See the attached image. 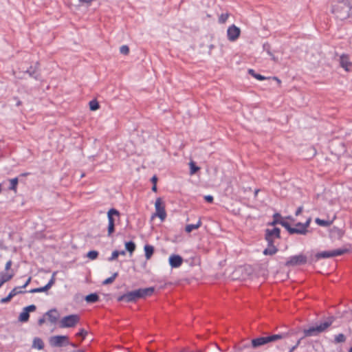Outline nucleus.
I'll use <instances>...</instances> for the list:
<instances>
[{
  "instance_id": "6e6552de",
  "label": "nucleus",
  "mask_w": 352,
  "mask_h": 352,
  "mask_svg": "<svg viewBox=\"0 0 352 352\" xmlns=\"http://www.w3.org/2000/svg\"><path fill=\"white\" fill-rule=\"evenodd\" d=\"M311 222V219L309 218L305 223H298L296 224L295 227L292 230V234H306L308 232L307 228Z\"/></svg>"
},
{
  "instance_id": "c85d7f7f",
  "label": "nucleus",
  "mask_w": 352,
  "mask_h": 352,
  "mask_svg": "<svg viewBox=\"0 0 352 352\" xmlns=\"http://www.w3.org/2000/svg\"><path fill=\"white\" fill-rule=\"evenodd\" d=\"M22 289H23V288L22 287V286H21V287H14V289H13L10 292V294L12 297H14V296H15L16 295H17V294H19L22 293V292H23Z\"/></svg>"
},
{
  "instance_id": "c756f323",
  "label": "nucleus",
  "mask_w": 352,
  "mask_h": 352,
  "mask_svg": "<svg viewBox=\"0 0 352 352\" xmlns=\"http://www.w3.org/2000/svg\"><path fill=\"white\" fill-rule=\"evenodd\" d=\"M346 340V337L344 334L340 333L335 336V342L341 343L344 342Z\"/></svg>"
},
{
  "instance_id": "a19ab883",
  "label": "nucleus",
  "mask_w": 352,
  "mask_h": 352,
  "mask_svg": "<svg viewBox=\"0 0 352 352\" xmlns=\"http://www.w3.org/2000/svg\"><path fill=\"white\" fill-rule=\"evenodd\" d=\"M120 52L122 54H127L129 52V49L126 45H122L120 48Z\"/></svg>"
},
{
  "instance_id": "a18cd8bd",
  "label": "nucleus",
  "mask_w": 352,
  "mask_h": 352,
  "mask_svg": "<svg viewBox=\"0 0 352 352\" xmlns=\"http://www.w3.org/2000/svg\"><path fill=\"white\" fill-rule=\"evenodd\" d=\"M118 301H126V302H127L126 294H124L122 296H120V297H118Z\"/></svg>"
},
{
  "instance_id": "393cba45",
  "label": "nucleus",
  "mask_w": 352,
  "mask_h": 352,
  "mask_svg": "<svg viewBox=\"0 0 352 352\" xmlns=\"http://www.w3.org/2000/svg\"><path fill=\"white\" fill-rule=\"evenodd\" d=\"M125 249L131 255L135 249V245L132 241L126 242L125 243Z\"/></svg>"
},
{
  "instance_id": "13d9d810",
  "label": "nucleus",
  "mask_w": 352,
  "mask_h": 352,
  "mask_svg": "<svg viewBox=\"0 0 352 352\" xmlns=\"http://www.w3.org/2000/svg\"><path fill=\"white\" fill-rule=\"evenodd\" d=\"M152 190L154 191V192H156L157 191V186H156V184H153V187H152Z\"/></svg>"
},
{
  "instance_id": "a211bd4d",
  "label": "nucleus",
  "mask_w": 352,
  "mask_h": 352,
  "mask_svg": "<svg viewBox=\"0 0 352 352\" xmlns=\"http://www.w3.org/2000/svg\"><path fill=\"white\" fill-rule=\"evenodd\" d=\"M14 276L13 273L1 272L0 273V287L5 283L10 280Z\"/></svg>"
},
{
  "instance_id": "680f3d73",
  "label": "nucleus",
  "mask_w": 352,
  "mask_h": 352,
  "mask_svg": "<svg viewBox=\"0 0 352 352\" xmlns=\"http://www.w3.org/2000/svg\"><path fill=\"white\" fill-rule=\"evenodd\" d=\"M71 345H72L73 347H76V346H76V344H71Z\"/></svg>"
},
{
  "instance_id": "0e129e2a",
  "label": "nucleus",
  "mask_w": 352,
  "mask_h": 352,
  "mask_svg": "<svg viewBox=\"0 0 352 352\" xmlns=\"http://www.w3.org/2000/svg\"><path fill=\"white\" fill-rule=\"evenodd\" d=\"M349 352H352V347L349 349Z\"/></svg>"
},
{
  "instance_id": "4468645a",
  "label": "nucleus",
  "mask_w": 352,
  "mask_h": 352,
  "mask_svg": "<svg viewBox=\"0 0 352 352\" xmlns=\"http://www.w3.org/2000/svg\"><path fill=\"white\" fill-rule=\"evenodd\" d=\"M138 293L139 298H146L147 296H150L154 292V287H147L143 289H137Z\"/></svg>"
},
{
  "instance_id": "603ef678",
  "label": "nucleus",
  "mask_w": 352,
  "mask_h": 352,
  "mask_svg": "<svg viewBox=\"0 0 352 352\" xmlns=\"http://www.w3.org/2000/svg\"><path fill=\"white\" fill-rule=\"evenodd\" d=\"M151 181L153 183V184H156L157 183V178L156 176H153L151 179Z\"/></svg>"
},
{
  "instance_id": "864d4df0",
  "label": "nucleus",
  "mask_w": 352,
  "mask_h": 352,
  "mask_svg": "<svg viewBox=\"0 0 352 352\" xmlns=\"http://www.w3.org/2000/svg\"><path fill=\"white\" fill-rule=\"evenodd\" d=\"M38 322L39 325L43 324L45 322V318H40L38 320Z\"/></svg>"
},
{
  "instance_id": "69168bd1",
  "label": "nucleus",
  "mask_w": 352,
  "mask_h": 352,
  "mask_svg": "<svg viewBox=\"0 0 352 352\" xmlns=\"http://www.w3.org/2000/svg\"><path fill=\"white\" fill-rule=\"evenodd\" d=\"M1 192V184H0V192Z\"/></svg>"
},
{
  "instance_id": "7c9ffc66",
  "label": "nucleus",
  "mask_w": 352,
  "mask_h": 352,
  "mask_svg": "<svg viewBox=\"0 0 352 352\" xmlns=\"http://www.w3.org/2000/svg\"><path fill=\"white\" fill-rule=\"evenodd\" d=\"M10 186L9 188L10 190L15 191L16 189V186L18 184V179L17 178L12 179H10Z\"/></svg>"
},
{
  "instance_id": "1a4fd4ad",
  "label": "nucleus",
  "mask_w": 352,
  "mask_h": 352,
  "mask_svg": "<svg viewBox=\"0 0 352 352\" xmlns=\"http://www.w3.org/2000/svg\"><path fill=\"white\" fill-rule=\"evenodd\" d=\"M280 237V229L273 228L272 229L267 228L265 232V239L267 243H274V240Z\"/></svg>"
},
{
  "instance_id": "0eeeda50",
  "label": "nucleus",
  "mask_w": 352,
  "mask_h": 352,
  "mask_svg": "<svg viewBox=\"0 0 352 352\" xmlns=\"http://www.w3.org/2000/svg\"><path fill=\"white\" fill-rule=\"evenodd\" d=\"M155 214L161 221H164L166 217L165 206L161 198H157L155 203Z\"/></svg>"
},
{
  "instance_id": "473e14b6",
  "label": "nucleus",
  "mask_w": 352,
  "mask_h": 352,
  "mask_svg": "<svg viewBox=\"0 0 352 352\" xmlns=\"http://www.w3.org/2000/svg\"><path fill=\"white\" fill-rule=\"evenodd\" d=\"M118 276V273L117 272H115L112 276L105 279L104 281H103V284L104 285H108V284H110L114 280L115 278Z\"/></svg>"
},
{
  "instance_id": "bb28decb",
  "label": "nucleus",
  "mask_w": 352,
  "mask_h": 352,
  "mask_svg": "<svg viewBox=\"0 0 352 352\" xmlns=\"http://www.w3.org/2000/svg\"><path fill=\"white\" fill-rule=\"evenodd\" d=\"M276 222H278L279 224L283 226L284 228L287 229V230L292 234V230H293V227H291L289 224L285 220H276Z\"/></svg>"
},
{
  "instance_id": "7ed1b4c3",
  "label": "nucleus",
  "mask_w": 352,
  "mask_h": 352,
  "mask_svg": "<svg viewBox=\"0 0 352 352\" xmlns=\"http://www.w3.org/2000/svg\"><path fill=\"white\" fill-rule=\"evenodd\" d=\"M80 321V317L77 314H72L65 316L59 321V327L60 328H72L74 327Z\"/></svg>"
},
{
  "instance_id": "58836bf2",
  "label": "nucleus",
  "mask_w": 352,
  "mask_h": 352,
  "mask_svg": "<svg viewBox=\"0 0 352 352\" xmlns=\"http://www.w3.org/2000/svg\"><path fill=\"white\" fill-rule=\"evenodd\" d=\"M249 72L250 74H251L255 78L259 80H263L264 79H265V78L260 74H254V71L252 69H250L249 70Z\"/></svg>"
},
{
  "instance_id": "6ab92c4d",
  "label": "nucleus",
  "mask_w": 352,
  "mask_h": 352,
  "mask_svg": "<svg viewBox=\"0 0 352 352\" xmlns=\"http://www.w3.org/2000/svg\"><path fill=\"white\" fill-rule=\"evenodd\" d=\"M32 347L37 350H42L44 348L43 341L38 337L33 339Z\"/></svg>"
},
{
  "instance_id": "4d7b16f0",
  "label": "nucleus",
  "mask_w": 352,
  "mask_h": 352,
  "mask_svg": "<svg viewBox=\"0 0 352 352\" xmlns=\"http://www.w3.org/2000/svg\"><path fill=\"white\" fill-rule=\"evenodd\" d=\"M118 253H119V256H120V255H122V256H124V255H125V254H126V252H125V251H124V250L118 251Z\"/></svg>"
},
{
  "instance_id": "09e8293b",
  "label": "nucleus",
  "mask_w": 352,
  "mask_h": 352,
  "mask_svg": "<svg viewBox=\"0 0 352 352\" xmlns=\"http://www.w3.org/2000/svg\"><path fill=\"white\" fill-rule=\"evenodd\" d=\"M30 281H31V277H29V278H28V280H25V284L22 286V287H23V288H25V287L29 285V283H30Z\"/></svg>"
},
{
  "instance_id": "c03bdc74",
  "label": "nucleus",
  "mask_w": 352,
  "mask_h": 352,
  "mask_svg": "<svg viewBox=\"0 0 352 352\" xmlns=\"http://www.w3.org/2000/svg\"><path fill=\"white\" fill-rule=\"evenodd\" d=\"M54 283H55V278L52 277L51 279L50 280V281L48 282V283L45 286L49 289L52 287V286L54 284Z\"/></svg>"
},
{
  "instance_id": "de8ad7c7",
  "label": "nucleus",
  "mask_w": 352,
  "mask_h": 352,
  "mask_svg": "<svg viewBox=\"0 0 352 352\" xmlns=\"http://www.w3.org/2000/svg\"><path fill=\"white\" fill-rule=\"evenodd\" d=\"M205 199L208 202H212L213 200V197L211 195H206V196H205Z\"/></svg>"
},
{
  "instance_id": "2f4dec72",
  "label": "nucleus",
  "mask_w": 352,
  "mask_h": 352,
  "mask_svg": "<svg viewBox=\"0 0 352 352\" xmlns=\"http://www.w3.org/2000/svg\"><path fill=\"white\" fill-rule=\"evenodd\" d=\"M316 223L320 226H324V227L329 226L331 224V223L329 221H324V220L320 219L319 218H317L316 219Z\"/></svg>"
},
{
  "instance_id": "052dcab7",
  "label": "nucleus",
  "mask_w": 352,
  "mask_h": 352,
  "mask_svg": "<svg viewBox=\"0 0 352 352\" xmlns=\"http://www.w3.org/2000/svg\"><path fill=\"white\" fill-rule=\"evenodd\" d=\"M56 274V272H54L52 274V277L55 278Z\"/></svg>"
},
{
  "instance_id": "39448f33",
  "label": "nucleus",
  "mask_w": 352,
  "mask_h": 352,
  "mask_svg": "<svg viewBox=\"0 0 352 352\" xmlns=\"http://www.w3.org/2000/svg\"><path fill=\"white\" fill-rule=\"evenodd\" d=\"M49 344L52 347H60L69 344V338L67 336H54L49 338Z\"/></svg>"
},
{
  "instance_id": "ea45409f",
  "label": "nucleus",
  "mask_w": 352,
  "mask_h": 352,
  "mask_svg": "<svg viewBox=\"0 0 352 352\" xmlns=\"http://www.w3.org/2000/svg\"><path fill=\"white\" fill-rule=\"evenodd\" d=\"M118 256H119L118 251V250H115V251H113V252H112L111 256V257H109V258H108V261H114V260L117 259V258L118 257Z\"/></svg>"
},
{
  "instance_id": "79ce46f5",
  "label": "nucleus",
  "mask_w": 352,
  "mask_h": 352,
  "mask_svg": "<svg viewBox=\"0 0 352 352\" xmlns=\"http://www.w3.org/2000/svg\"><path fill=\"white\" fill-rule=\"evenodd\" d=\"M13 297L9 294L8 295V296H6V298H1L0 300V302L1 303H6V302H8L9 301H10V300Z\"/></svg>"
},
{
  "instance_id": "dca6fc26",
  "label": "nucleus",
  "mask_w": 352,
  "mask_h": 352,
  "mask_svg": "<svg viewBox=\"0 0 352 352\" xmlns=\"http://www.w3.org/2000/svg\"><path fill=\"white\" fill-rule=\"evenodd\" d=\"M340 65L346 71H349L351 67V63L349 61V57L346 55H342L340 58Z\"/></svg>"
},
{
  "instance_id": "f3484780",
  "label": "nucleus",
  "mask_w": 352,
  "mask_h": 352,
  "mask_svg": "<svg viewBox=\"0 0 352 352\" xmlns=\"http://www.w3.org/2000/svg\"><path fill=\"white\" fill-rule=\"evenodd\" d=\"M49 320L52 323H56L59 318V314L56 309H51L46 313Z\"/></svg>"
},
{
  "instance_id": "6e6d98bb",
  "label": "nucleus",
  "mask_w": 352,
  "mask_h": 352,
  "mask_svg": "<svg viewBox=\"0 0 352 352\" xmlns=\"http://www.w3.org/2000/svg\"><path fill=\"white\" fill-rule=\"evenodd\" d=\"M298 343H299V342L297 343V344L296 346H294L293 347H292L289 352H294V350L296 349Z\"/></svg>"
},
{
  "instance_id": "f257e3e1",
  "label": "nucleus",
  "mask_w": 352,
  "mask_h": 352,
  "mask_svg": "<svg viewBox=\"0 0 352 352\" xmlns=\"http://www.w3.org/2000/svg\"><path fill=\"white\" fill-rule=\"evenodd\" d=\"M350 10L351 8L344 1L338 2L333 6L332 9V12L336 15V17L340 19H344L349 17Z\"/></svg>"
},
{
  "instance_id": "cd10ccee",
  "label": "nucleus",
  "mask_w": 352,
  "mask_h": 352,
  "mask_svg": "<svg viewBox=\"0 0 352 352\" xmlns=\"http://www.w3.org/2000/svg\"><path fill=\"white\" fill-rule=\"evenodd\" d=\"M190 166V174L191 175H194L197 171L199 170V167L197 166L194 162L191 161L189 163Z\"/></svg>"
},
{
  "instance_id": "338daca9",
  "label": "nucleus",
  "mask_w": 352,
  "mask_h": 352,
  "mask_svg": "<svg viewBox=\"0 0 352 352\" xmlns=\"http://www.w3.org/2000/svg\"><path fill=\"white\" fill-rule=\"evenodd\" d=\"M30 76H33V74L32 73H30Z\"/></svg>"
},
{
  "instance_id": "b1692460",
  "label": "nucleus",
  "mask_w": 352,
  "mask_h": 352,
  "mask_svg": "<svg viewBox=\"0 0 352 352\" xmlns=\"http://www.w3.org/2000/svg\"><path fill=\"white\" fill-rule=\"evenodd\" d=\"M201 226V221L199 219L196 224H188L186 226V231L188 233H190L193 230L198 229Z\"/></svg>"
},
{
  "instance_id": "f03ea898",
  "label": "nucleus",
  "mask_w": 352,
  "mask_h": 352,
  "mask_svg": "<svg viewBox=\"0 0 352 352\" xmlns=\"http://www.w3.org/2000/svg\"><path fill=\"white\" fill-rule=\"evenodd\" d=\"M333 322L331 318H329L327 320L321 323L316 327H311L307 329L304 330L305 336H315L319 333L324 331Z\"/></svg>"
},
{
  "instance_id": "e433bc0d",
  "label": "nucleus",
  "mask_w": 352,
  "mask_h": 352,
  "mask_svg": "<svg viewBox=\"0 0 352 352\" xmlns=\"http://www.w3.org/2000/svg\"><path fill=\"white\" fill-rule=\"evenodd\" d=\"M98 255V252L95 250L89 251L87 253V257L91 260L96 259Z\"/></svg>"
},
{
  "instance_id": "49530a36",
  "label": "nucleus",
  "mask_w": 352,
  "mask_h": 352,
  "mask_svg": "<svg viewBox=\"0 0 352 352\" xmlns=\"http://www.w3.org/2000/svg\"><path fill=\"white\" fill-rule=\"evenodd\" d=\"M11 265H12V261H8L6 264V266H5V270L6 271H8L10 267H11Z\"/></svg>"
},
{
  "instance_id": "5701e85b",
  "label": "nucleus",
  "mask_w": 352,
  "mask_h": 352,
  "mask_svg": "<svg viewBox=\"0 0 352 352\" xmlns=\"http://www.w3.org/2000/svg\"><path fill=\"white\" fill-rule=\"evenodd\" d=\"M127 302L135 301L139 298L138 293L137 290L130 292L126 294Z\"/></svg>"
},
{
  "instance_id": "bf43d9fd",
  "label": "nucleus",
  "mask_w": 352,
  "mask_h": 352,
  "mask_svg": "<svg viewBox=\"0 0 352 352\" xmlns=\"http://www.w3.org/2000/svg\"><path fill=\"white\" fill-rule=\"evenodd\" d=\"M243 270V267H239L236 270V272H242Z\"/></svg>"
},
{
  "instance_id": "2eb2a0df",
  "label": "nucleus",
  "mask_w": 352,
  "mask_h": 352,
  "mask_svg": "<svg viewBox=\"0 0 352 352\" xmlns=\"http://www.w3.org/2000/svg\"><path fill=\"white\" fill-rule=\"evenodd\" d=\"M267 343H269L267 337H260L252 340V346L253 348H257Z\"/></svg>"
},
{
  "instance_id": "a878e982",
  "label": "nucleus",
  "mask_w": 352,
  "mask_h": 352,
  "mask_svg": "<svg viewBox=\"0 0 352 352\" xmlns=\"http://www.w3.org/2000/svg\"><path fill=\"white\" fill-rule=\"evenodd\" d=\"M98 298H99V297L96 294H91L87 295L85 297V300L87 302L91 303V302H95L98 301Z\"/></svg>"
},
{
  "instance_id": "423d86ee",
  "label": "nucleus",
  "mask_w": 352,
  "mask_h": 352,
  "mask_svg": "<svg viewBox=\"0 0 352 352\" xmlns=\"http://www.w3.org/2000/svg\"><path fill=\"white\" fill-rule=\"evenodd\" d=\"M119 212L116 209H110L107 212L108 217V235L110 236L114 232V223L116 218H118Z\"/></svg>"
},
{
  "instance_id": "ddd939ff",
  "label": "nucleus",
  "mask_w": 352,
  "mask_h": 352,
  "mask_svg": "<svg viewBox=\"0 0 352 352\" xmlns=\"http://www.w3.org/2000/svg\"><path fill=\"white\" fill-rule=\"evenodd\" d=\"M168 263L172 268H177L182 265L183 258L179 255L172 254L169 256Z\"/></svg>"
},
{
  "instance_id": "37998d69",
  "label": "nucleus",
  "mask_w": 352,
  "mask_h": 352,
  "mask_svg": "<svg viewBox=\"0 0 352 352\" xmlns=\"http://www.w3.org/2000/svg\"><path fill=\"white\" fill-rule=\"evenodd\" d=\"M87 332L85 329H80V330L79 331V332H78V333H76V336H80V337H82V338H85V336H87Z\"/></svg>"
},
{
  "instance_id": "9d476101",
  "label": "nucleus",
  "mask_w": 352,
  "mask_h": 352,
  "mask_svg": "<svg viewBox=\"0 0 352 352\" xmlns=\"http://www.w3.org/2000/svg\"><path fill=\"white\" fill-rule=\"evenodd\" d=\"M306 262L307 257L303 254H298L289 257L286 263V265L294 266L304 264Z\"/></svg>"
},
{
  "instance_id": "20e7f679",
  "label": "nucleus",
  "mask_w": 352,
  "mask_h": 352,
  "mask_svg": "<svg viewBox=\"0 0 352 352\" xmlns=\"http://www.w3.org/2000/svg\"><path fill=\"white\" fill-rule=\"evenodd\" d=\"M347 252H348V250L346 248L336 249V250H331V251H323V252L317 253L316 254V258H317V260H319L321 258H327L334 257V256L344 254V253H346Z\"/></svg>"
},
{
  "instance_id": "4c0bfd02",
  "label": "nucleus",
  "mask_w": 352,
  "mask_h": 352,
  "mask_svg": "<svg viewBox=\"0 0 352 352\" xmlns=\"http://www.w3.org/2000/svg\"><path fill=\"white\" fill-rule=\"evenodd\" d=\"M284 219L278 214L276 213L274 214V221L271 223L272 226H274L276 223H278V222H276V220H283Z\"/></svg>"
},
{
  "instance_id": "c9c22d12",
  "label": "nucleus",
  "mask_w": 352,
  "mask_h": 352,
  "mask_svg": "<svg viewBox=\"0 0 352 352\" xmlns=\"http://www.w3.org/2000/svg\"><path fill=\"white\" fill-rule=\"evenodd\" d=\"M229 14L228 13H223L219 17V22L220 23H224L228 19Z\"/></svg>"
},
{
  "instance_id": "3c124183",
  "label": "nucleus",
  "mask_w": 352,
  "mask_h": 352,
  "mask_svg": "<svg viewBox=\"0 0 352 352\" xmlns=\"http://www.w3.org/2000/svg\"><path fill=\"white\" fill-rule=\"evenodd\" d=\"M267 53L269 55H270L272 56V58L274 60V61H277L278 60V58H276L274 56H273L271 52L268 50L267 51Z\"/></svg>"
},
{
  "instance_id": "f8f14e48",
  "label": "nucleus",
  "mask_w": 352,
  "mask_h": 352,
  "mask_svg": "<svg viewBox=\"0 0 352 352\" xmlns=\"http://www.w3.org/2000/svg\"><path fill=\"white\" fill-rule=\"evenodd\" d=\"M35 310L36 306L34 305L24 307L22 312L19 315V320L23 322H27L30 317V312L34 311Z\"/></svg>"
},
{
  "instance_id": "774afa93",
  "label": "nucleus",
  "mask_w": 352,
  "mask_h": 352,
  "mask_svg": "<svg viewBox=\"0 0 352 352\" xmlns=\"http://www.w3.org/2000/svg\"><path fill=\"white\" fill-rule=\"evenodd\" d=\"M198 352H201V351H198Z\"/></svg>"
},
{
  "instance_id": "412c9836",
  "label": "nucleus",
  "mask_w": 352,
  "mask_h": 352,
  "mask_svg": "<svg viewBox=\"0 0 352 352\" xmlns=\"http://www.w3.org/2000/svg\"><path fill=\"white\" fill-rule=\"evenodd\" d=\"M287 336V333L275 334L267 337L268 342H276Z\"/></svg>"
},
{
  "instance_id": "f704fd0d",
  "label": "nucleus",
  "mask_w": 352,
  "mask_h": 352,
  "mask_svg": "<svg viewBox=\"0 0 352 352\" xmlns=\"http://www.w3.org/2000/svg\"><path fill=\"white\" fill-rule=\"evenodd\" d=\"M48 289L47 288L46 286H44V287H38V288H35V289H32L30 291V293H40V292H46L47 291Z\"/></svg>"
},
{
  "instance_id": "5fc2aeb1",
  "label": "nucleus",
  "mask_w": 352,
  "mask_h": 352,
  "mask_svg": "<svg viewBox=\"0 0 352 352\" xmlns=\"http://www.w3.org/2000/svg\"><path fill=\"white\" fill-rule=\"evenodd\" d=\"M336 231L338 232V234L340 236H342L343 235V232H342L341 230L338 229V228H336Z\"/></svg>"
},
{
  "instance_id": "4be33fe9",
  "label": "nucleus",
  "mask_w": 352,
  "mask_h": 352,
  "mask_svg": "<svg viewBox=\"0 0 352 352\" xmlns=\"http://www.w3.org/2000/svg\"><path fill=\"white\" fill-rule=\"evenodd\" d=\"M145 256L147 260L150 259L154 252V248L150 245H144Z\"/></svg>"
},
{
  "instance_id": "aec40b11",
  "label": "nucleus",
  "mask_w": 352,
  "mask_h": 352,
  "mask_svg": "<svg viewBox=\"0 0 352 352\" xmlns=\"http://www.w3.org/2000/svg\"><path fill=\"white\" fill-rule=\"evenodd\" d=\"M278 251L276 246L274 245V243H268V246L266 249L264 250L263 254L265 255H273L276 253Z\"/></svg>"
},
{
  "instance_id": "e2e57ef3",
  "label": "nucleus",
  "mask_w": 352,
  "mask_h": 352,
  "mask_svg": "<svg viewBox=\"0 0 352 352\" xmlns=\"http://www.w3.org/2000/svg\"><path fill=\"white\" fill-rule=\"evenodd\" d=\"M74 352H85L84 351H82V350H78V351H76Z\"/></svg>"
},
{
  "instance_id": "72a5a7b5",
  "label": "nucleus",
  "mask_w": 352,
  "mask_h": 352,
  "mask_svg": "<svg viewBox=\"0 0 352 352\" xmlns=\"http://www.w3.org/2000/svg\"><path fill=\"white\" fill-rule=\"evenodd\" d=\"M89 108L91 111H96L98 109L99 104L97 101L91 100L89 102Z\"/></svg>"
},
{
  "instance_id": "9b49d317",
  "label": "nucleus",
  "mask_w": 352,
  "mask_h": 352,
  "mask_svg": "<svg viewBox=\"0 0 352 352\" xmlns=\"http://www.w3.org/2000/svg\"><path fill=\"white\" fill-rule=\"evenodd\" d=\"M241 30L234 25H232L228 28L227 36L230 41H235L240 36Z\"/></svg>"
},
{
  "instance_id": "8fccbe9b",
  "label": "nucleus",
  "mask_w": 352,
  "mask_h": 352,
  "mask_svg": "<svg viewBox=\"0 0 352 352\" xmlns=\"http://www.w3.org/2000/svg\"><path fill=\"white\" fill-rule=\"evenodd\" d=\"M302 211V207H299L297 210L296 211V215L298 216L299 215Z\"/></svg>"
}]
</instances>
